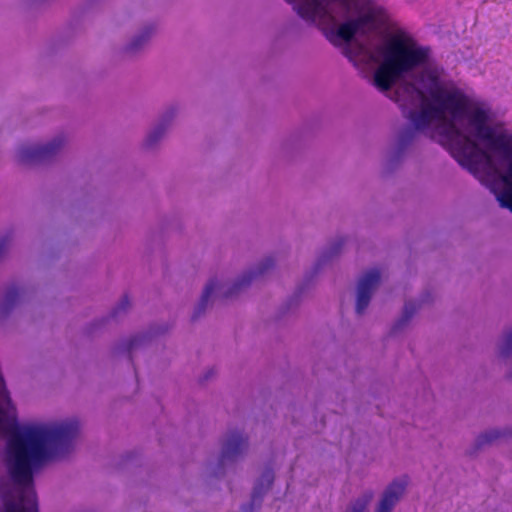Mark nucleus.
Wrapping results in <instances>:
<instances>
[{"label":"nucleus","instance_id":"obj_5","mask_svg":"<svg viewBox=\"0 0 512 512\" xmlns=\"http://www.w3.org/2000/svg\"><path fill=\"white\" fill-rule=\"evenodd\" d=\"M64 143V136H57L45 145L22 147L19 152V159L25 164L48 160L63 147Z\"/></svg>","mask_w":512,"mask_h":512},{"label":"nucleus","instance_id":"obj_23","mask_svg":"<svg viewBox=\"0 0 512 512\" xmlns=\"http://www.w3.org/2000/svg\"><path fill=\"white\" fill-rule=\"evenodd\" d=\"M135 339H132L129 343L128 349L131 350L134 347Z\"/></svg>","mask_w":512,"mask_h":512},{"label":"nucleus","instance_id":"obj_12","mask_svg":"<svg viewBox=\"0 0 512 512\" xmlns=\"http://www.w3.org/2000/svg\"><path fill=\"white\" fill-rule=\"evenodd\" d=\"M216 287H217V281L215 279L209 280V282L206 284V286L203 290L200 302L192 316L193 320L197 319L198 317L201 316L202 313H204V311L207 307L208 301H209L210 297L212 296V294L214 293Z\"/></svg>","mask_w":512,"mask_h":512},{"label":"nucleus","instance_id":"obj_6","mask_svg":"<svg viewBox=\"0 0 512 512\" xmlns=\"http://www.w3.org/2000/svg\"><path fill=\"white\" fill-rule=\"evenodd\" d=\"M380 281V271L371 269L359 280L357 287L356 312L362 314L368 307L372 291Z\"/></svg>","mask_w":512,"mask_h":512},{"label":"nucleus","instance_id":"obj_16","mask_svg":"<svg viewBox=\"0 0 512 512\" xmlns=\"http://www.w3.org/2000/svg\"><path fill=\"white\" fill-rule=\"evenodd\" d=\"M372 498L373 494L371 492L365 493L361 498L352 503L350 512H364Z\"/></svg>","mask_w":512,"mask_h":512},{"label":"nucleus","instance_id":"obj_17","mask_svg":"<svg viewBox=\"0 0 512 512\" xmlns=\"http://www.w3.org/2000/svg\"><path fill=\"white\" fill-rule=\"evenodd\" d=\"M153 29L151 27L146 28L143 33L133 39L129 45V50L133 51L138 49L151 35Z\"/></svg>","mask_w":512,"mask_h":512},{"label":"nucleus","instance_id":"obj_7","mask_svg":"<svg viewBox=\"0 0 512 512\" xmlns=\"http://www.w3.org/2000/svg\"><path fill=\"white\" fill-rule=\"evenodd\" d=\"M247 446V437L238 431H231L227 435L221 452L220 462L233 460L239 456Z\"/></svg>","mask_w":512,"mask_h":512},{"label":"nucleus","instance_id":"obj_20","mask_svg":"<svg viewBox=\"0 0 512 512\" xmlns=\"http://www.w3.org/2000/svg\"><path fill=\"white\" fill-rule=\"evenodd\" d=\"M20 292L17 287L10 288L6 293V302L8 304H12L15 302V300L18 298Z\"/></svg>","mask_w":512,"mask_h":512},{"label":"nucleus","instance_id":"obj_4","mask_svg":"<svg viewBox=\"0 0 512 512\" xmlns=\"http://www.w3.org/2000/svg\"><path fill=\"white\" fill-rule=\"evenodd\" d=\"M0 497L4 512H38L36 493L32 485L3 484Z\"/></svg>","mask_w":512,"mask_h":512},{"label":"nucleus","instance_id":"obj_8","mask_svg":"<svg viewBox=\"0 0 512 512\" xmlns=\"http://www.w3.org/2000/svg\"><path fill=\"white\" fill-rule=\"evenodd\" d=\"M407 485L406 478L394 480L386 488L376 512H391L400 497L403 495Z\"/></svg>","mask_w":512,"mask_h":512},{"label":"nucleus","instance_id":"obj_21","mask_svg":"<svg viewBox=\"0 0 512 512\" xmlns=\"http://www.w3.org/2000/svg\"><path fill=\"white\" fill-rule=\"evenodd\" d=\"M11 240V235L7 234L0 238V256L5 252Z\"/></svg>","mask_w":512,"mask_h":512},{"label":"nucleus","instance_id":"obj_15","mask_svg":"<svg viewBox=\"0 0 512 512\" xmlns=\"http://www.w3.org/2000/svg\"><path fill=\"white\" fill-rule=\"evenodd\" d=\"M503 433L499 430H489L480 434L476 440L477 448L482 447L485 444L492 443L494 440L500 438Z\"/></svg>","mask_w":512,"mask_h":512},{"label":"nucleus","instance_id":"obj_3","mask_svg":"<svg viewBox=\"0 0 512 512\" xmlns=\"http://www.w3.org/2000/svg\"><path fill=\"white\" fill-rule=\"evenodd\" d=\"M430 50L418 45L404 30L391 34L382 49V62L374 72L373 83L380 91H388L404 75L425 65Z\"/></svg>","mask_w":512,"mask_h":512},{"label":"nucleus","instance_id":"obj_9","mask_svg":"<svg viewBox=\"0 0 512 512\" xmlns=\"http://www.w3.org/2000/svg\"><path fill=\"white\" fill-rule=\"evenodd\" d=\"M275 265V260L272 257H267L263 260V262L258 266L257 270L249 271L245 273L233 286L229 289L227 296H231L240 289L248 286L251 281L256 278L258 275L264 274L270 268Z\"/></svg>","mask_w":512,"mask_h":512},{"label":"nucleus","instance_id":"obj_11","mask_svg":"<svg viewBox=\"0 0 512 512\" xmlns=\"http://www.w3.org/2000/svg\"><path fill=\"white\" fill-rule=\"evenodd\" d=\"M274 481V473L271 469H267L263 472L257 484L254 487L252 493V503L253 506L255 503L260 502L263 494L272 486ZM253 507H251L252 509Z\"/></svg>","mask_w":512,"mask_h":512},{"label":"nucleus","instance_id":"obj_10","mask_svg":"<svg viewBox=\"0 0 512 512\" xmlns=\"http://www.w3.org/2000/svg\"><path fill=\"white\" fill-rule=\"evenodd\" d=\"M359 30L353 19H349L338 26L335 31H329L325 33L326 38L330 43L337 46L338 39L345 42H350Z\"/></svg>","mask_w":512,"mask_h":512},{"label":"nucleus","instance_id":"obj_22","mask_svg":"<svg viewBox=\"0 0 512 512\" xmlns=\"http://www.w3.org/2000/svg\"><path fill=\"white\" fill-rule=\"evenodd\" d=\"M344 244V240L343 239H340V241L337 243V245L335 247L332 248V251H331V254H336L339 252V250L341 249V247L343 246Z\"/></svg>","mask_w":512,"mask_h":512},{"label":"nucleus","instance_id":"obj_14","mask_svg":"<svg viewBox=\"0 0 512 512\" xmlns=\"http://www.w3.org/2000/svg\"><path fill=\"white\" fill-rule=\"evenodd\" d=\"M167 126V119L163 118L161 123L155 127L147 136L145 145L147 147L153 146L164 134Z\"/></svg>","mask_w":512,"mask_h":512},{"label":"nucleus","instance_id":"obj_13","mask_svg":"<svg viewBox=\"0 0 512 512\" xmlns=\"http://www.w3.org/2000/svg\"><path fill=\"white\" fill-rule=\"evenodd\" d=\"M417 308H418V305L416 302H413V301L406 302L404 305L403 315L393 326L392 332L394 333L398 329H400L402 326H404L414 315Z\"/></svg>","mask_w":512,"mask_h":512},{"label":"nucleus","instance_id":"obj_18","mask_svg":"<svg viewBox=\"0 0 512 512\" xmlns=\"http://www.w3.org/2000/svg\"><path fill=\"white\" fill-rule=\"evenodd\" d=\"M511 352H512V330L505 335L503 343L500 347V354L503 357L509 356Z\"/></svg>","mask_w":512,"mask_h":512},{"label":"nucleus","instance_id":"obj_1","mask_svg":"<svg viewBox=\"0 0 512 512\" xmlns=\"http://www.w3.org/2000/svg\"><path fill=\"white\" fill-rule=\"evenodd\" d=\"M407 99L425 102L423 91L413 85L403 88ZM430 96L436 105L423 104L419 111L407 110L406 103L396 92V102L399 103L405 118L411 121L413 127H405L399 134V149L410 144L418 131L427 128L433 120L440 121L437 127V141L445 147L452 157L470 173L477 176L484 167H491V157L483 151L469 136L464 135L456 126L455 120L467 118L475 129V136L485 142L496 152L510 155L512 152V134L504 129L488 125L489 113L480 107H471L469 97L460 89H446L441 85L431 88Z\"/></svg>","mask_w":512,"mask_h":512},{"label":"nucleus","instance_id":"obj_19","mask_svg":"<svg viewBox=\"0 0 512 512\" xmlns=\"http://www.w3.org/2000/svg\"><path fill=\"white\" fill-rule=\"evenodd\" d=\"M130 306V300L127 295H124L120 303L112 311V316L116 317L121 311H126Z\"/></svg>","mask_w":512,"mask_h":512},{"label":"nucleus","instance_id":"obj_2","mask_svg":"<svg viewBox=\"0 0 512 512\" xmlns=\"http://www.w3.org/2000/svg\"><path fill=\"white\" fill-rule=\"evenodd\" d=\"M80 431L77 420L56 426H18L14 407L0 376V433L8 434L9 474L14 484L32 485L33 470L69 452Z\"/></svg>","mask_w":512,"mask_h":512},{"label":"nucleus","instance_id":"obj_24","mask_svg":"<svg viewBox=\"0 0 512 512\" xmlns=\"http://www.w3.org/2000/svg\"><path fill=\"white\" fill-rule=\"evenodd\" d=\"M344 54L345 56H347L349 59H351V56L349 55V50L346 48L344 49Z\"/></svg>","mask_w":512,"mask_h":512}]
</instances>
